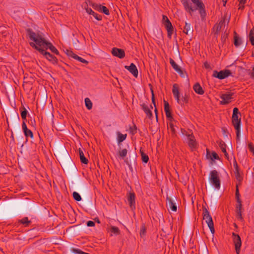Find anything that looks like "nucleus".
Returning a JSON list of instances; mask_svg holds the SVG:
<instances>
[{"label": "nucleus", "mask_w": 254, "mask_h": 254, "mask_svg": "<svg viewBox=\"0 0 254 254\" xmlns=\"http://www.w3.org/2000/svg\"><path fill=\"white\" fill-rule=\"evenodd\" d=\"M26 31L29 39L32 41L29 43L30 46L40 53L43 52L44 48H46L49 42L41 34L35 33L31 28L27 29Z\"/></svg>", "instance_id": "nucleus-1"}, {"label": "nucleus", "mask_w": 254, "mask_h": 254, "mask_svg": "<svg viewBox=\"0 0 254 254\" xmlns=\"http://www.w3.org/2000/svg\"><path fill=\"white\" fill-rule=\"evenodd\" d=\"M191 1L195 5L194 7H192L191 3H190L189 0H181L185 10L191 14L192 12L198 10L201 19H204L206 15V12L205 5L202 0H191Z\"/></svg>", "instance_id": "nucleus-2"}, {"label": "nucleus", "mask_w": 254, "mask_h": 254, "mask_svg": "<svg viewBox=\"0 0 254 254\" xmlns=\"http://www.w3.org/2000/svg\"><path fill=\"white\" fill-rule=\"evenodd\" d=\"M232 123L236 129V140L239 141L241 133V114L236 107L234 108L233 110Z\"/></svg>", "instance_id": "nucleus-3"}, {"label": "nucleus", "mask_w": 254, "mask_h": 254, "mask_svg": "<svg viewBox=\"0 0 254 254\" xmlns=\"http://www.w3.org/2000/svg\"><path fill=\"white\" fill-rule=\"evenodd\" d=\"M127 154V150L126 148L120 149L118 152V155L120 158L122 159H124V162L131 169L132 165L136 164V155H133L131 158L128 160L127 158L125 159Z\"/></svg>", "instance_id": "nucleus-4"}, {"label": "nucleus", "mask_w": 254, "mask_h": 254, "mask_svg": "<svg viewBox=\"0 0 254 254\" xmlns=\"http://www.w3.org/2000/svg\"><path fill=\"white\" fill-rule=\"evenodd\" d=\"M202 210L203 218L204 220H205L206 223H207L211 233L213 234L215 232V229L212 218L210 214V213L207 208L204 206H202Z\"/></svg>", "instance_id": "nucleus-5"}, {"label": "nucleus", "mask_w": 254, "mask_h": 254, "mask_svg": "<svg viewBox=\"0 0 254 254\" xmlns=\"http://www.w3.org/2000/svg\"><path fill=\"white\" fill-rule=\"evenodd\" d=\"M209 180L211 183L217 190L220 188V180L218 176V172L214 170L210 172L209 174Z\"/></svg>", "instance_id": "nucleus-6"}, {"label": "nucleus", "mask_w": 254, "mask_h": 254, "mask_svg": "<svg viewBox=\"0 0 254 254\" xmlns=\"http://www.w3.org/2000/svg\"><path fill=\"white\" fill-rule=\"evenodd\" d=\"M162 23L167 31L168 37L171 39L173 32V27L168 18L165 15L162 16Z\"/></svg>", "instance_id": "nucleus-7"}, {"label": "nucleus", "mask_w": 254, "mask_h": 254, "mask_svg": "<svg viewBox=\"0 0 254 254\" xmlns=\"http://www.w3.org/2000/svg\"><path fill=\"white\" fill-rule=\"evenodd\" d=\"M66 154H67V159L62 160V165L64 169L66 171H71L74 170L76 169V167L75 166L74 163L73 162L72 160L71 159V158L68 155V153L67 152L66 150H65Z\"/></svg>", "instance_id": "nucleus-8"}, {"label": "nucleus", "mask_w": 254, "mask_h": 254, "mask_svg": "<svg viewBox=\"0 0 254 254\" xmlns=\"http://www.w3.org/2000/svg\"><path fill=\"white\" fill-rule=\"evenodd\" d=\"M232 72L229 69L222 70L220 71L214 70L212 76L219 79H223L231 75Z\"/></svg>", "instance_id": "nucleus-9"}, {"label": "nucleus", "mask_w": 254, "mask_h": 254, "mask_svg": "<svg viewBox=\"0 0 254 254\" xmlns=\"http://www.w3.org/2000/svg\"><path fill=\"white\" fill-rule=\"evenodd\" d=\"M234 94V93L229 92L226 93L222 94L220 97L221 99L220 101L221 105H227L231 102L233 99L232 96Z\"/></svg>", "instance_id": "nucleus-10"}, {"label": "nucleus", "mask_w": 254, "mask_h": 254, "mask_svg": "<svg viewBox=\"0 0 254 254\" xmlns=\"http://www.w3.org/2000/svg\"><path fill=\"white\" fill-rule=\"evenodd\" d=\"M127 200L129 205L132 210L135 208V195L133 192L129 191L127 194Z\"/></svg>", "instance_id": "nucleus-11"}, {"label": "nucleus", "mask_w": 254, "mask_h": 254, "mask_svg": "<svg viewBox=\"0 0 254 254\" xmlns=\"http://www.w3.org/2000/svg\"><path fill=\"white\" fill-rule=\"evenodd\" d=\"M237 204L236 205V217L240 221L243 220V217L242 216V211L244 210V209L242 208V201H237Z\"/></svg>", "instance_id": "nucleus-12"}, {"label": "nucleus", "mask_w": 254, "mask_h": 254, "mask_svg": "<svg viewBox=\"0 0 254 254\" xmlns=\"http://www.w3.org/2000/svg\"><path fill=\"white\" fill-rule=\"evenodd\" d=\"M40 54L43 55L49 61L53 64H57L58 63V59L56 57L51 54L49 52H46L45 50L43 52H41Z\"/></svg>", "instance_id": "nucleus-13"}, {"label": "nucleus", "mask_w": 254, "mask_h": 254, "mask_svg": "<svg viewBox=\"0 0 254 254\" xmlns=\"http://www.w3.org/2000/svg\"><path fill=\"white\" fill-rule=\"evenodd\" d=\"M112 54L113 56L120 59H123L125 57V51L118 48H113L112 50Z\"/></svg>", "instance_id": "nucleus-14"}, {"label": "nucleus", "mask_w": 254, "mask_h": 254, "mask_svg": "<svg viewBox=\"0 0 254 254\" xmlns=\"http://www.w3.org/2000/svg\"><path fill=\"white\" fill-rule=\"evenodd\" d=\"M125 68L128 70L135 77L138 76V69L133 63H131L129 66L125 65Z\"/></svg>", "instance_id": "nucleus-15"}, {"label": "nucleus", "mask_w": 254, "mask_h": 254, "mask_svg": "<svg viewBox=\"0 0 254 254\" xmlns=\"http://www.w3.org/2000/svg\"><path fill=\"white\" fill-rule=\"evenodd\" d=\"M85 9L86 12L92 15L96 20L98 21L102 20V16L101 15H99L98 13L95 12L94 11L92 10L91 8L88 7V6L85 7Z\"/></svg>", "instance_id": "nucleus-16"}, {"label": "nucleus", "mask_w": 254, "mask_h": 254, "mask_svg": "<svg viewBox=\"0 0 254 254\" xmlns=\"http://www.w3.org/2000/svg\"><path fill=\"white\" fill-rule=\"evenodd\" d=\"M187 136L188 139V143L189 146L191 148H195L196 146V143L193 135H192V134H188Z\"/></svg>", "instance_id": "nucleus-17"}, {"label": "nucleus", "mask_w": 254, "mask_h": 254, "mask_svg": "<svg viewBox=\"0 0 254 254\" xmlns=\"http://www.w3.org/2000/svg\"><path fill=\"white\" fill-rule=\"evenodd\" d=\"M225 23V19L221 20L219 23L215 24L213 28V30L215 31L214 34L217 35L220 31L223 25Z\"/></svg>", "instance_id": "nucleus-18"}, {"label": "nucleus", "mask_w": 254, "mask_h": 254, "mask_svg": "<svg viewBox=\"0 0 254 254\" xmlns=\"http://www.w3.org/2000/svg\"><path fill=\"white\" fill-rule=\"evenodd\" d=\"M183 32L184 33L189 35L192 34L193 32V27L191 26L190 23H189L187 22H185V26L184 28Z\"/></svg>", "instance_id": "nucleus-19"}, {"label": "nucleus", "mask_w": 254, "mask_h": 254, "mask_svg": "<svg viewBox=\"0 0 254 254\" xmlns=\"http://www.w3.org/2000/svg\"><path fill=\"white\" fill-rule=\"evenodd\" d=\"M193 89L194 91L198 94L202 95L204 94V91L200 84L198 83H196L193 87Z\"/></svg>", "instance_id": "nucleus-20"}, {"label": "nucleus", "mask_w": 254, "mask_h": 254, "mask_svg": "<svg viewBox=\"0 0 254 254\" xmlns=\"http://www.w3.org/2000/svg\"><path fill=\"white\" fill-rule=\"evenodd\" d=\"M167 204L168 205L170 209L173 211L176 212L177 210V207L175 203H174L172 200L171 198L167 197Z\"/></svg>", "instance_id": "nucleus-21"}, {"label": "nucleus", "mask_w": 254, "mask_h": 254, "mask_svg": "<svg viewBox=\"0 0 254 254\" xmlns=\"http://www.w3.org/2000/svg\"><path fill=\"white\" fill-rule=\"evenodd\" d=\"M234 243L235 245L236 252L237 254H239L242 246L241 239H234Z\"/></svg>", "instance_id": "nucleus-22"}, {"label": "nucleus", "mask_w": 254, "mask_h": 254, "mask_svg": "<svg viewBox=\"0 0 254 254\" xmlns=\"http://www.w3.org/2000/svg\"><path fill=\"white\" fill-rule=\"evenodd\" d=\"M206 157L209 158L208 155L210 156V158L212 161H214V160H219L220 158L218 155L215 152L212 151L211 153V155H210L209 150L207 149H206Z\"/></svg>", "instance_id": "nucleus-23"}, {"label": "nucleus", "mask_w": 254, "mask_h": 254, "mask_svg": "<svg viewBox=\"0 0 254 254\" xmlns=\"http://www.w3.org/2000/svg\"><path fill=\"white\" fill-rule=\"evenodd\" d=\"M142 109L146 114V116L149 118H151L152 117V113L151 110L148 108V106L144 103L141 105Z\"/></svg>", "instance_id": "nucleus-24"}, {"label": "nucleus", "mask_w": 254, "mask_h": 254, "mask_svg": "<svg viewBox=\"0 0 254 254\" xmlns=\"http://www.w3.org/2000/svg\"><path fill=\"white\" fill-rule=\"evenodd\" d=\"M117 142H118V145H120V144L121 142L124 141L126 139V138L127 137V134H124L121 133L119 131H118L117 132Z\"/></svg>", "instance_id": "nucleus-25"}, {"label": "nucleus", "mask_w": 254, "mask_h": 254, "mask_svg": "<svg viewBox=\"0 0 254 254\" xmlns=\"http://www.w3.org/2000/svg\"><path fill=\"white\" fill-rule=\"evenodd\" d=\"M234 44L235 47H238L242 44V39L238 37L236 31H234Z\"/></svg>", "instance_id": "nucleus-26"}, {"label": "nucleus", "mask_w": 254, "mask_h": 254, "mask_svg": "<svg viewBox=\"0 0 254 254\" xmlns=\"http://www.w3.org/2000/svg\"><path fill=\"white\" fill-rule=\"evenodd\" d=\"M79 157L81 162L82 164H87L88 162V159L85 157L84 153L81 149L79 148Z\"/></svg>", "instance_id": "nucleus-27"}, {"label": "nucleus", "mask_w": 254, "mask_h": 254, "mask_svg": "<svg viewBox=\"0 0 254 254\" xmlns=\"http://www.w3.org/2000/svg\"><path fill=\"white\" fill-rule=\"evenodd\" d=\"M46 49H49L52 52L55 53V54L58 55H59V52L58 50L56 49V48L50 42H48L47 45L46 46Z\"/></svg>", "instance_id": "nucleus-28"}, {"label": "nucleus", "mask_w": 254, "mask_h": 254, "mask_svg": "<svg viewBox=\"0 0 254 254\" xmlns=\"http://www.w3.org/2000/svg\"><path fill=\"white\" fill-rule=\"evenodd\" d=\"M18 223L22 224L25 227L28 226L31 223V221L28 220L27 217H23L22 219L18 220Z\"/></svg>", "instance_id": "nucleus-29"}, {"label": "nucleus", "mask_w": 254, "mask_h": 254, "mask_svg": "<svg viewBox=\"0 0 254 254\" xmlns=\"http://www.w3.org/2000/svg\"><path fill=\"white\" fill-rule=\"evenodd\" d=\"M20 111L21 118L23 121L26 120V116L28 113V112L26 110V108L22 106L20 108Z\"/></svg>", "instance_id": "nucleus-30"}, {"label": "nucleus", "mask_w": 254, "mask_h": 254, "mask_svg": "<svg viewBox=\"0 0 254 254\" xmlns=\"http://www.w3.org/2000/svg\"><path fill=\"white\" fill-rule=\"evenodd\" d=\"M86 4L87 5L88 4H89L90 5L92 6V7L97 10V11H99L100 10V7H101V4H98L97 3H93L92 2V1H91L90 0H88L86 2Z\"/></svg>", "instance_id": "nucleus-31"}, {"label": "nucleus", "mask_w": 254, "mask_h": 254, "mask_svg": "<svg viewBox=\"0 0 254 254\" xmlns=\"http://www.w3.org/2000/svg\"><path fill=\"white\" fill-rule=\"evenodd\" d=\"M172 92L174 97L180 96V92L177 84H174L173 85Z\"/></svg>", "instance_id": "nucleus-32"}, {"label": "nucleus", "mask_w": 254, "mask_h": 254, "mask_svg": "<svg viewBox=\"0 0 254 254\" xmlns=\"http://www.w3.org/2000/svg\"><path fill=\"white\" fill-rule=\"evenodd\" d=\"M249 40L252 45H254V27H253L250 31L249 34Z\"/></svg>", "instance_id": "nucleus-33"}, {"label": "nucleus", "mask_w": 254, "mask_h": 254, "mask_svg": "<svg viewBox=\"0 0 254 254\" xmlns=\"http://www.w3.org/2000/svg\"><path fill=\"white\" fill-rule=\"evenodd\" d=\"M151 100H152V103L154 105V107H156L155 98V96H154V92H153V90L152 89H151ZM154 111H155V113L156 119L157 120V119H158V117H157V110L156 108H155V109Z\"/></svg>", "instance_id": "nucleus-34"}, {"label": "nucleus", "mask_w": 254, "mask_h": 254, "mask_svg": "<svg viewBox=\"0 0 254 254\" xmlns=\"http://www.w3.org/2000/svg\"><path fill=\"white\" fill-rule=\"evenodd\" d=\"M189 95L187 94L186 93L185 94L184 96H183L181 98V106H182L183 105H184V104L185 103V104H187L189 103Z\"/></svg>", "instance_id": "nucleus-35"}, {"label": "nucleus", "mask_w": 254, "mask_h": 254, "mask_svg": "<svg viewBox=\"0 0 254 254\" xmlns=\"http://www.w3.org/2000/svg\"><path fill=\"white\" fill-rule=\"evenodd\" d=\"M85 106L87 109L90 110L92 109V103L89 98H86L85 99Z\"/></svg>", "instance_id": "nucleus-36"}, {"label": "nucleus", "mask_w": 254, "mask_h": 254, "mask_svg": "<svg viewBox=\"0 0 254 254\" xmlns=\"http://www.w3.org/2000/svg\"><path fill=\"white\" fill-rule=\"evenodd\" d=\"M110 232L116 235H119L120 233L119 228L116 226H112L110 228Z\"/></svg>", "instance_id": "nucleus-37"}, {"label": "nucleus", "mask_w": 254, "mask_h": 254, "mask_svg": "<svg viewBox=\"0 0 254 254\" xmlns=\"http://www.w3.org/2000/svg\"><path fill=\"white\" fill-rule=\"evenodd\" d=\"M23 133L26 137H30L32 139L33 138V133L30 129H27L25 130L24 131H23Z\"/></svg>", "instance_id": "nucleus-38"}, {"label": "nucleus", "mask_w": 254, "mask_h": 254, "mask_svg": "<svg viewBox=\"0 0 254 254\" xmlns=\"http://www.w3.org/2000/svg\"><path fill=\"white\" fill-rule=\"evenodd\" d=\"M170 63L174 68V69L176 71L180 67L175 63V62L171 58L170 59Z\"/></svg>", "instance_id": "nucleus-39"}, {"label": "nucleus", "mask_w": 254, "mask_h": 254, "mask_svg": "<svg viewBox=\"0 0 254 254\" xmlns=\"http://www.w3.org/2000/svg\"><path fill=\"white\" fill-rule=\"evenodd\" d=\"M100 12H102L104 13L105 14L107 15H109L110 14L109 10L108 8H107L106 6L102 5L100 7V10H99Z\"/></svg>", "instance_id": "nucleus-40"}, {"label": "nucleus", "mask_w": 254, "mask_h": 254, "mask_svg": "<svg viewBox=\"0 0 254 254\" xmlns=\"http://www.w3.org/2000/svg\"><path fill=\"white\" fill-rule=\"evenodd\" d=\"M72 196L74 199L77 201H80L82 198L80 195L77 192L74 191L72 193Z\"/></svg>", "instance_id": "nucleus-41"}, {"label": "nucleus", "mask_w": 254, "mask_h": 254, "mask_svg": "<svg viewBox=\"0 0 254 254\" xmlns=\"http://www.w3.org/2000/svg\"><path fill=\"white\" fill-rule=\"evenodd\" d=\"M234 173L235 175L236 179L238 181L241 182L243 180V177L240 174V173L239 171H234Z\"/></svg>", "instance_id": "nucleus-42"}, {"label": "nucleus", "mask_w": 254, "mask_h": 254, "mask_svg": "<svg viewBox=\"0 0 254 254\" xmlns=\"http://www.w3.org/2000/svg\"><path fill=\"white\" fill-rule=\"evenodd\" d=\"M75 60H76L81 63H82L83 64H88V62L86 61V60L83 59L82 58L79 57L78 55H76V56H74Z\"/></svg>", "instance_id": "nucleus-43"}, {"label": "nucleus", "mask_w": 254, "mask_h": 254, "mask_svg": "<svg viewBox=\"0 0 254 254\" xmlns=\"http://www.w3.org/2000/svg\"><path fill=\"white\" fill-rule=\"evenodd\" d=\"M137 129V127L136 126V125L134 124H133V126L132 127H129L130 133L131 134H132V135H134L135 133H136Z\"/></svg>", "instance_id": "nucleus-44"}, {"label": "nucleus", "mask_w": 254, "mask_h": 254, "mask_svg": "<svg viewBox=\"0 0 254 254\" xmlns=\"http://www.w3.org/2000/svg\"><path fill=\"white\" fill-rule=\"evenodd\" d=\"M219 146L221 148V149L222 150V151L223 152V153H226V144L223 141H221L219 143Z\"/></svg>", "instance_id": "nucleus-45"}, {"label": "nucleus", "mask_w": 254, "mask_h": 254, "mask_svg": "<svg viewBox=\"0 0 254 254\" xmlns=\"http://www.w3.org/2000/svg\"><path fill=\"white\" fill-rule=\"evenodd\" d=\"M166 118L168 120H169L170 122H172L173 120V118L171 114V110L165 111Z\"/></svg>", "instance_id": "nucleus-46"}, {"label": "nucleus", "mask_w": 254, "mask_h": 254, "mask_svg": "<svg viewBox=\"0 0 254 254\" xmlns=\"http://www.w3.org/2000/svg\"><path fill=\"white\" fill-rule=\"evenodd\" d=\"M146 228L144 225L141 226L140 231V235L141 237H144L146 234Z\"/></svg>", "instance_id": "nucleus-47"}, {"label": "nucleus", "mask_w": 254, "mask_h": 254, "mask_svg": "<svg viewBox=\"0 0 254 254\" xmlns=\"http://www.w3.org/2000/svg\"><path fill=\"white\" fill-rule=\"evenodd\" d=\"M176 72L182 77H185L187 75V72L183 70L181 67H180Z\"/></svg>", "instance_id": "nucleus-48"}, {"label": "nucleus", "mask_w": 254, "mask_h": 254, "mask_svg": "<svg viewBox=\"0 0 254 254\" xmlns=\"http://www.w3.org/2000/svg\"><path fill=\"white\" fill-rule=\"evenodd\" d=\"M235 196H236V201H239H239H241V200L240 199V193H239V190L238 185L236 186Z\"/></svg>", "instance_id": "nucleus-49"}, {"label": "nucleus", "mask_w": 254, "mask_h": 254, "mask_svg": "<svg viewBox=\"0 0 254 254\" xmlns=\"http://www.w3.org/2000/svg\"><path fill=\"white\" fill-rule=\"evenodd\" d=\"M141 160L143 162L145 163H147L149 161L148 156L146 154H142V155L141 156Z\"/></svg>", "instance_id": "nucleus-50"}, {"label": "nucleus", "mask_w": 254, "mask_h": 254, "mask_svg": "<svg viewBox=\"0 0 254 254\" xmlns=\"http://www.w3.org/2000/svg\"><path fill=\"white\" fill-rule=\"evenodd\" d=\"M72 252L75 254H89L87 253L81 251V250L77 249H73Z\"/></svg>", "instance_id": "nucleus-51"}, {"label": "nucleus", "mask_w": 254, "mask_h": 254, "mask_svg": "<svg viewBox=\"0 0 254 254\" xmlns=\"http://www.w3.org/2000/svg\"><path fill=\"white\" fill-rule=\"evenodd\" d=\"M164 105L165 111L171 110L169 104L167 101L164 100Z\"/></svg>", "instance_id": "nucleus-52"}, {"label": "nucleus", "mask_w": 254, "mask_h": 254, "mask_svg": "<svg viewBox=\"0 0 254 254\" xmlns=\"http://www.w3.org/2000/svg\"><path fill=\"white\" fill-rule=\"evenodd\" d=\"M66 54L68 57H70L74 58V56H76V54H74L72 51L66 50Z\"/></svg>", "instance_id": "nucleus-53"}, {"label": "nucleus", "mask_w": 254, "mask_h": 254, "mask_svg": "<svg viewBox=\"0 0 254 254\" xmlns=\"http://www.w3.org/2000/svg\"><path fill=\"white\" fill-rule=\"evenodd\" d=\"M248 148L251 152L254 155V146L252 142L248 144Z\"/></svg>", "instance_id": "nucleus-54"}, {"label": "nucleus", "mask_w": 254, "mask_h": 254, "mask_svg": "<svg viewBox=\"0 0 254 254\" xmlns=\"http://www.w3.org/2000/svg\"><path fill=\"white\" fill-rule=\"evenodd\" d=\"M169 126L171 129V131L172 132L173 134H176V130L174 126V125L170 122L169 124Z\"/></svg>", "instance_id": "nucleus-55"}, {"label": "nucleus", "mask_w": 254, "mask_h": 254, "mask_svg": "<svg viewBox=\"0 0 254 254\" xmlns=\"http://www.w3.org/2000/svg\"><path fill=\"white\" fill-rule=\"evenodd\" d=\"M233 165L235 168V171H239V170L238 165L237 162L235 158L234 159Z\"/></svg>", "instance_id": "nucleus-56"}, {"label": "nucleus", "mask_w": 254, "mask_h": 254, "mask_svg": "<svg viewBox=\"0 0 254 254\" xmlns=\"http://www.w3.org/2000/svg\"><path fill=\"white\" fill-rule=\"evenodd\" d=\"M228 37V34L227 33H224L221 35V40L223 41V42H225L226 39Z\"/></svg>", "instance_id": "nucleus-57"}, {"label": "nucleus", "mask_w": 254, "mask_h": 254, "mask_svg": "<svg viewBox=\"0 0 254 254\" xmlns=\"http://www.w3.org/2000/svg\"><path fill=\"white\" fill-rule=\"evenodd\" d=\"M87 225L88 227H93L95 226V222L93 221H88L87 222Z\"/></svg>", "instance_id": "nucleus-58"}, {"label": "nucleus", "mask_w": 254, "mask_h": 254, "mask_svg": "<svg viewBox=\"0 0 254 254\" xmlns=\"http://www.w3.org/2000/svg\"><path fill=\"white\" fill-rule=\"evenodd\" d=\"M22 128L23 131H24L25 130L28 129L25 121H23V123L22 124Z\"/></svg>", "instance_id": "nucleus-59"}, {"label": "nucleus", "mask_w": 254, "mask_h": 254, "mask_svg": "<svg viewBox=\"0 0 254 254\" xmlns=\"http://www.w3.org/2000/svg\"><path fill=\"white\" fill-rule=\"evenodd\" d=\"M175 99L177 100V102L178 104L181 105V99H180V96H175L174 97Z\"/></svg>", "instance_id": "nucleus-60"}, {"label": "nucleus", "mask_w": 254, "mask_h": 254, "mask_svg": "<svg viewBox=\"0 0 254 254\" xmlns=\"http://www.w3.org/2000/svg\"><path fill=\"white\" fill-rule=\"evenodd\" d=\"M204 67L206 68V69H208L210 68V64L207 63V62H205L204 64Z\"/></svg>", "instance_id": "nucleus-61"}, {"label": "nucleus", "mask_w": 254, "mask_h": 254, "mask_svg": "<svg viewBox=\"0 0 254 254\" xmlns=\"http://www.w3.org/2000/svg\"><path fill=\"white\" fill-rule=\"evenodd\" d=\"M245 8V5L244 4H239V9H241L242 10H243Z\"/></svg>", "instance_id": "nucleus-62"}, {"label": "nucleus", "mask_w": 254, "mask_h": 254, "mask_svg": "<svg viewBox=\"0 0 254 254\" xmlns=\"http://www.w3.org/2000/svg\"><path fill=\"white\" fill-rule=\"evenodd\" d=\"M247 0H240V4H245Z\"/></svg>", "instance_id": "nucleus-63"}, {"label": "nucleus", "mask_w": 254, "mask_h": 254, "mask_svg": "<svg viewBox=\"0 0 254 254\" xmlns=\"http://www.w3.org/2000/svg\"><path fill=\"white\" fill-rule=\"evenodd\" d=\"M250 77L252 79L254 80V72L253 71L252 73H250Z\"/></svg>", "instance_id": "nucleus-64"}]
</instances>
